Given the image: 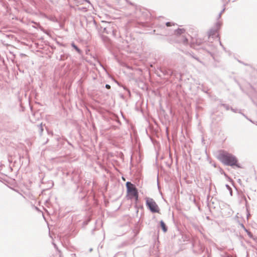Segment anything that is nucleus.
<instances>
[{
  "mask_svg": "<svg viewBox=\"0 0 257 257\" xmlns=\"http://www.w3.org/2000/svg\"><path fill=\"white\" fill-rule=\"evenodd\" d=\"M86 8H80L79 9L80 10H83V9H85Z\"/></svg>",
  "mask_w": 257,
  "mask_h": 257,
  "instance_id": "nucleus-45",
  "label": "nucleus"
},
{
  "mask_svg": "<svg viewBox=\"0 0 257 257\" xmlns=\"http://www.w3.org/2000/svg\"><path fill=\"white\" fill-rule=\"evenodd\" d=\"M222 25V23L220 22H217L215 23L214 29L217 30V32H218L219 30L220 29Z\"/></svg>",
  "mask_w": 257,
  "mask_h": 257,
  "instance_id": "nucleus-16",
  "label": "nucleus"
},
{
  "mask_svg": "<svg viewBox=\"0 0 257 257\" xmlns=\"http://www.w3.org/2000/svg\"><path fill=\"white\" fill-rule=\"evenodd\" d=\"M238 61L239 63H241V64H243V65H245V66L248 65L247 64H245V63H243V62H242V61H240V60H238Z\"/></svg>",
  "mask_w": 257,
  "mask_h": 257,
  "instance_id": "nucleus-32",
  "label": "nucleus"
},
{
  "mask_svg": "<svg viewBox=\"0 0 257 257\" xmlns=\"http://www.w3.org/2000/svg\"><path fill=\"white\" fill-rule=\"evenodd\" d=\"M186 55H188V56H191L192 58H193L195 59V60H197L198 61L200 62V60H199V58L198 57H197V56H195V55H194V53H192V52H187L186 53Z\"/></svg>",
  "mask_w": 257,
  "mask_h": 257,
  "instance_id": "nucleus-13",
  "label": "nucleus"
},
{
  "mask_svg": "<svg viewBox=\"0 0 257 257\" xmlns=\"http://www.w3.org/2000/svg\"><path fill=\"white\" fill-rule=\"evenodd\" d=\"M122 116L123 118H124V116H123V115L122 114Z\"/></svg>",
  "mask_w": 257,
  "mask_h": 257,
  "instance_id": "nucleus-53",
  "label": "nucleus"
},
{
  "mask_svg": "<svg viewBox=\"0 0 257 257\" xmlns=\"http://www.w3.org/2000/svg\"><path fill=\"white\" fill-rule=\"evenodd\" d=\"M117 253L115 254L113 257H116Z\"/></svg>",
  "mask_w": 257,
  "mask_h": 257,
  "instance_id": "nucleus-51",
  "label": "nucleus"
},
{
  "mask_svg": "<svg viewBox=\"0 0 257 257\" xmlns=\"http://www.w3.org/2000/svg\"><path fill=\"white\" fill-rule=\"evenodd\" d=\"M53 244L55 248H56L57 250H58V247H57V245H56V244L54 243V242H53Z\"/></svg>",
  "mask_w": 257,
  "mask_h": 257,
  "instance_id": "nucleus-30",
  "label": "nucleus"
},
{
  "mask_svg": "<svg viewBox=\"0 0 257 257\" xmlns=\"http://www.w3.org/2000/svg\"><path fill=\"white\" fill-rule=\"evenodd\" d=\"M113 80L120 87H122L124 90L127 91L128 92V93L129 94H131V91L129 89H128L125 86H123L121 85L119 82H118L117 80L113 79Z\"/></svg>",
  "mask_w": 257,
  "mask_h": 257,
  "instance_id": "nucleus-11",
  "label": "nucleus"
},
{
  "mask_svg": "<svg viewBox=\"0 0 257 257\" xmlns=\"http://www.w3.org/2000/svg\"><path fill=\"white\" fill-rule=\"evenodd\" d=\"M125 1H126V2L128 4H129L130 5H134V4H133L132 2H130L129 1H128V0H125Z\"/></svg>",
  "mask_w": 257,
  "mask_h": 257,
  "instance_id": "nucleus-31",
  "label": "nucleus"
},
{
  "mask_svg": "<svg viewBox=\"0 0 257 257\" xmlns=\"http://www.w3.org/2000/svg\"><path fill=\"white\" fill-rule=\"evenodd\" d=\"M156 74L157 75V76H158L159 77H162V75H161V74L159 73V72L157 71L156 72Z\"/></svg>",
  "mask_w": 257,
  "mask_h": 257,
  "instance_id": "nucleus-29",
  "label": "nucleus"
},
{
  "mask_svg": "<svg viewBox=\"0 0 257 257\" xmlns=\"http://www.w3.org/2000/svg\"><path fill=\"white\" fill-rule=\"evenodd\" d=\"M244 117L247 119H248V117L246 115L244 116Z\"/></svg>",
  "mask_w": 257,
  "mask_h": 257,
  "instance_id": "nucleus-42",
  "label": "nucleus"
},
{
  "mask_svg": "<svg viewBox=\"0 0 257 257\" xmlns=\"http://www.w3.org/2000/svg\"><path fill=\"white\" fill-rule=\"evenodd\" d=\"M201 43L200 42H198L197 40H196V41H194L193 40H192V42L190 43V47L191 48H193L194 49H195V45L199 46L200 45Z\"/></svg>",
  "mask_w": 257,
  "mask_h": 257,
  "instance_id": "nucleus-10",
  "label": "nucleus"
},
{
  "mask_svg": "<svg viewBox=\"0 0 257 257\" xmlns=\"http://www.w3.org/2000/svg\"><path fill=\"white\" fill-rule=\"evenodd\" d=\"M256 125H257V122H256Z\"/></svg>",
  "mask_w": 257,
  "mask_h": 257,
  "instance_id": "nucleus-55",
  "label": "nucleus"
},
{
  "mask_svg": "<svg viewBox=\"0 0 257 257\" xmlns=\"http://www.w3.org/2000/svg\"><path fill=\"white\" fill-rule=\"evenodd\" d=\"M63 52H64V51H63V50H62L61 51V52L63 53Z\"/></svg>",
  "mask_w": 257,
  "mask_h": 257,
  "instance_id": "nucleus-54",
  "label": "nucleus"
},
{
  "mask_svg": "<svg viewBox=\"0 0 257 257\" xmlns=\"http://www.w3.org/2000/svg\"><path fill=\"white\" fill-rule=\"evenodd\" d=\"M229 2H226L225 3H224L223 5V9L221 11V12H220V13L219 14L218 16V19H220V17H221V15L224 13V12L225 11V6Z\"/></svg>",
  "mask_w": 257,
  "mask_h": 257,
  "instance_id": "nucleus-14",
  "label": "nucleus"
},
{
  "mask_svg": "<svg viewBox=\"0 0 257 257\" xmlns=\"http://www.w3.org/2000/svg\"><path fill=\"white\" fill-rule=\"evenodd\" d=\"M244 117L247 119H248V117L246 115L244 116Z\"/></svg>",
  "mask_w": 257,
  "mask_h": 257,
  "instance_id": "nucleus-41",
  "label": "nucleus"
},
{
  "mask_svg": "<svg viewBox=\"0 0 257 257\" xmlns=\"http://www.w3.org/2000/svg\"><path fill=\"white\" fill-rule=\"evenodd\" d=\"M145 200L146 205L151 213H160V209L156 202L153 198L146 197Z\"/></svg>",
  "mask_w": 257,
  "mask_h": 257,
  "instance_id": "nucleus-3",
  "label": "nucleus"
},
{
  "mask_svg": "<svg viewBox=\"0 0 257 257\" xmlns=\"http://www.w3.org/2000/svg\"><path fill=\"white\" fill-rule=\"evenodd\" d=\"M220 45L223 48V49H225V47L223 46V45L222 44L221 41H219Z\"/></svg>",
  "mask_w": 257,
  "mask_h": 257,
  "instance_id": "nucleus-35",
  "label": "nucleus"
},
{
  "mask_svg": "<svg viewBox=\"0 0 257 257\" xmlns=\"http://www.w3.org/2000/svg\"><path fill=\"white\" fill-rule=\"evenodd\" d=\"M229 191L230 195L232 196V191H231V190H230V191Z\"/></svg>",
  "mask_w": 257,
  "mask_h": 257,
  "instance_id": "nucleus-39",
  "label": "nucleus"
},
{
  "mask_svg": "<svg viewBox=\"0 0 257 257\" xmlns=\"http://www.w3.org/2000/svg\"><path fill=\"white\" fill-rule=\"evenodd\" d=\"M159 70L162 74V76H166L167 78H170L173 74V71L171 69L165 67H160Z\"/></svg>",
  "mask_w": 257,
  "mask_h": 257,
  "instance_id": "nucleus-4",
  "label": "nucleus"
},
{
  "mask_svg": "<svg viewBox=\"0 0 257 257\" xmlns=\"http://www.w3.org/2000/svg\"><path fill=\"white\" fill-rule=\"evenodd\" d=\"M92 250V248H90V249H89V251H91Z\"/></svg>",
  "mask_w": 257,
  "mask_h": 257,
  "instance_id": "nucleus-47",
  "label": "nucleus"
},
{
  "mask_svg": "<svg viewBox=\"0 0 257 257\" xmlns=\"http://www.w3.org/2000/svg\"><path fill=\"white\" fill-rule=\"evenodd\" d=\"M206 219H207V220H210V217H209V216H207V217H206Z\"/></svg>",
  "mask_w": 257,
  "mask_h": 257,
  "instance_id": "nucleus-43",
  "label": "nucleus"
},
{
  "mask_svg": "<svg viewBox=\"0 0 257 257\" xmlns=\"http://www.w3.org/2000/svg\"><path fill=\"white\" fill-rule=\"evenodd\" d=\"M220 106H223L226 110H230L231 106L226 103H221L219 104Z\"/></svg>",
  "mask_w": 257,
  "mask_h": 257,
  "instance_id": "nucleus-15",
  "label": "nucleus"
},
{
  "mask_svg": "<svg viewBox=\"0 0 257 257\" xmlns=\"http://www.w3.org/2000/svg\"><path fill=\"white\" fill-rule=\"evenodd\" d=\"M71 47L75 49V50L80 55H82L83 54L82 51L79 49L78 46L75 44L74 42H72L71 43Z\"/></svg>",
  "mask_w": 257,
  "mask_h": 257,
  "instance_id": "nucleus-6",
  "label": "nucleus"
},
{
  "mask_svg": "<svg viewBox=\"0 0 257 257\" xmlns=\"http://www.w3.org/2000/svg\"><path fill=\"white\" fill-rule=\"evenodd\" d=\"M221 173L223 174L225 176V177L227 178L229 180H232V179L230 177H229L223 171H222V172H221Z\"/></svg>",
  "mask_w": 257,
  "mask_h": 257,
  "instance_id": "nucleus-25",
  "label": "nucleus"
},
{
  "mask_svg": "<svg viewBox=\"0 0 257 257\" xmlns=\"http://www.w3.org/2000/svg\"><path fill=\"white\" fill-rule=\"evenodd\" d=\"M185 30L183 28H178L174 30V33L176 35H181L185 33Z\"/></svg>",
  "mask_w": 257,
  "mask_h": 257,
  "instance_id": "nucleus-8",
  "label": "nucleus"
},
{
  "mask_svg": "<svg viewBox=\"0 0 257 257\" xmlns=\"http://www.w3.org/2000/svg\"><path fill=\"white\" fill-rule=\"evenodd\" d=\"M56 43H57V44L58 45H59L60 46H62V47H64L65 46L64 44H62V43H60V42H59L58 41H57Z\"/></svg>",
  "mask_w": 257,
  "mask_h": 257,
  "instance_id": "nucleus-27",
  "label": "nucleus"
},
{
  "mask_svg": "<svg viewBox=\"0 0 257 257\" xmlns=\"http://www.w3.org/2000/svg\"><path fill=\"white\" fill-rule=\"evenodd\" d=\"M224 0H222V1L223 2H224ZM229 1H230V0H228V2H229Z\"/></svg>",
  "mask_w": 257,
  "mask_h": 257,
  "instance_id": "nucleus-52",
  "label": "nucleus"
},
{
  "mask_svg": "<svg viewBox=\"0 0 257 257\" xmlns=\"http://www.w3.org/2000/svg\"><path fill=\"white\" fill-rule=\"evenodd\" d=\"M244 230L247 233V234L248 233V232H249V231L247 230L246 228H244Z\"/></svg>",
  "mask_w": 257,
  "mask_h": 257,
  "instance_id": "nucleus-36",
  "label": "nucleus"
},
{
  "mask_svg": "<svg viewBox=\"0 0 257 257\" xmlns=\"http://www.w3.org/2000/svg\"><path fill=\"white\" fill-rule=\"evenodd\" d=\"M76 3L79 5H83L85 2L88 3L91 5L89 0H74Z\"/></svg>",
  "mask_w": 257,
  "mask_h": 257,
  "instance_id": "nucleus-12",
  "label": "nucleus"
},
{
  "mask_svg": "<svg viewBox=\"0 0 257 257\" xmlns=\"http://www.w3.org/2000/svg\"><path fill=\"white\" fill-rule=\"evenodd\" d=\"M160 226L164 233L168 231V227L163 220L160 221Z\"/></svg>",
  "mask_w": 257,
  "mask_h": 257,
  "instance_id": "nucleus-7",
  "label": "nucleus"
},
{
  "mask_svg": "<svg viewBox=\"0 0 257 257\" xmlns=\"http://www.w3.org/2000/svg\"><path fill=\"white\" fill-rule=\"evenodd\" d=\"M223 257H230V256L229 255L227 254V255H225V256H224Z\"/></svg>",
  "mask_w": 257,
  "mask_h": 257,
  "instance_id": "nucleus-44",
  "label": "nucleus"
},
{
  "mask_svg": "<svg viewBox=\"0 0 257 257\" xmlns=\"http://www.w3.org/2000/svg\"><path fill=\"white\" fill-rule=\"evenodd\" d=\"M208 36L209 37H213L215 36L216 37L219 38V34H218L217 30H215L214 29H211L208 32Z\"/></svg>",
  "mask_w": 257,
  "mask_h": 257,
  "instance_id": "nucleus-5",
  "label": "nucleus"
},
{
  "mask_svg": "<svg viewBox=\"0 0 257 257\" xmlns=\"http://www.w3.org/2000/svg\"><path fill=\"white\" fill-rule=\"evenodd\" d=\"M239 109H237V108H233V107H231V109H230V110H231L232 112H234V113H238V112H239V111H238V110H239Z\"/></svg>",
  "mask_w": 257,
  "mask_h": 257,
  "instance_id": "nucleus-22",
  "label": "nucleus"
},
{
  "mask_svg": "<svg viewBox=\"0 0 257 257\" xmlns=\"http://www.w3.org/2000/svg\"><path fill=\"white\" fill-rule=\"evenodd\" d=\"M245 115V114L244 113L242 114V116H243L244 117Z\"/></svg>",
  "mask_w": 257,
  "mask_h": 257,
  "instance_id": "nucleus-49",
  "label": "nucleus"
},
{
  "mask_svg": "<svg viewBox=\"0 0 257 257\" xmlns=\"http://www.w3.org/2000/svg\"><path fill=\"white\" fill-rule=\"evenodd\" d=\"M125 186L128 198L132 199L135 198L136 200H138L139 197V192L136 186L131 182L127 181L125 183Z\"/></svg>",
  "mask_w": 257,
  "mask_h": 257,
  "instance_id": "nucleus-2",
  "label": "nucleus"
},
{
  "mask_svg": "<svg viewBox=\"0 0 257 257\" xmlns=\"http://www.w3.org/2000/svg\"><path fill=\"white\" fill-rule=\"evenodd\" d=\"M225 187L226 188H227V189L228 190V191H232V188L228 184H226L225 185Z\"/></svg>",
  "mask_w": 257,
  "mask_h": 257,
  "instance_id": "nucleus-26",
  "label": "nucleus"
},
{
  "mask_svg": "<svg viewBox=\"0 0 257 257\" xmlns=\"http://www.w3.org/2000/svg\"><path fill=\"white\" fill-rule=\"evenodd\" d=\"M247 235L250 238H252L254 240H256L257 239V237H254L253 234L250 231L248 232Z\"/></svg>",
  "mask_w": 257,
  "mask_h": 257,
  "instance_id": "nucleus-19",
  "label": "nucleus"
},
{
  "mask_svg": "<svg viewBox=\"0 0 257 257\" xmlns=\"http://www.w3.org/2000/svg\"><path fill=\"white\" fill-rule=\"evenodd\" d=\"M244 201H245V205L246 211L248 212L249 205L248 204V202L247 200Z\"/></svg>",
  "mask_w": 257,
  "mask_h": 257,
  "instance_id": "nucleus-23",
  "label": "nucleus"
},
{
  "mask_svg": "<svg viewBox=\"0 0 257 257\" xmlns=\"http://www.w3.org/2000/svg\"><path fill=\"white\" fill-rule=\"evenodd\" d=\"M218 159L226 166H231L232 168H242V166L238 163L237 158L229 153L223 152L219 154Z\"/></svg>",
  "mask_w": 257,
  "mask_h": 257,
  "instance_id": "nucleus-1",
  "label": "nucleus"
},
{
  "mask_svg": "<svg viewBox=\"0 0 257 257\" xmlns=\"http://www.w3.org/2000/svg\"><path fill=\"white\" fill-rule=\"evenodd\" d=\"M121 97L123 98V95L122 94L121 95Z\"/></svg>",
  "mask_w": 257,
  "mask_h": 257,
  "instance_id": "nucleus-48",
  "label": "nucleus"
},
{
  "mask_svg": "<svg viewBox=\"0 0 257 257\" xmlns=\"http://www.w3.org/2000/svg\"><path fill=\"white\" fill-rule=\"evenodd\" d=\"M51 184H52V186L51 187H52L53 186V182H51Z\"/></svg>",
  "mask_w": 257,
  "mask_h": 257,
  "instance_id": "nucleus-50",
  "label": "nucleus"
},
{
  "mask_svg": "<svg viewBox=\"0 0 257 257\" xmlns=\"http://www.w3.org/2000/svg\"><path fill=\"white\" fill-rule=\"evenodd\" d=\"M241 225L242 227L243 228V229H244V228H245L243 224H241Z\"/></svg>",
  "mask_w": 257,
  "mask_h": 257,
  "instance_id": "nucleus-40",
  "label": "nucleus"
},
{
  "mask_svg": "<svg viewBox=\"0 0 257 257\" xmlns=\"http://www.w3.org/2000/svg\"><path fill=\"white\" fill-rule=\"evenodd\" d=\"M91 219L90 218H87L86 219H85L83 222V224L84 225H86L88 224V223L90 222Z\"/></svg>",
  "mask_w": 257,
  "mask_h": 257,
  "instance_id": "nucleus-21",
  "label": "nucleus"
},
{
  "mask_svg": "<svg viewBox=\"0 0 257 257\" xmlns=\"http://www.w3.org/2000/svg\"><path fill=\"white\" fill-rule=\"evenodd\" d=\"M239 112H238V113H240V114H241L242 115V114L243 113V112H242V110L241 109H239Z\"/></svg>",
  "mask_w": 257,
  "mask_h": 257,
  "instance_id": "nucleus-34",
  "label": "nucleus"
},
{
  "mask_svg": "<svg viewBox=\"0 0 257 257\" xmlns=\"http://www.w3.org/2000/svg\"><path fill=\"white\" fill-rule=\"evenodd\" d=\"M38 127L39 128V134L40 136H41L42 135L43 132L44 131L42 123H41L40 125H38Z\"/></svg>",
  "mask_w": 257,
  "mask_h": 257,
  "instance_id": "nucleus-17",
  "label": "nucleus"
},
{
  "mask_svg": "<svg viewBox=\"0 0 257 257\" xmlns=\"http://www.w3.org/2000/svg\"><path fill=\"white\" fill-rule=\"evenodd\" d=\"M247 120H249L250 122L254 123V121H253L250 118H248Z\"/></svg>",
  "mask_w": 257,
  "mask_h": 257,
  "instance_id": "nucleus-37",
  "label": "nucleus"
},
{
  "mask_svg": "<svg viewBox=\"0 0 257 257\" xmlns=\"http://www.w3.org/2000/svg\"><path fill=\"white\" fill-rule=\"evenodd\" d=\"M70 55L69 54H63L60 55V58L57 59L61 61H64L68 59V57H69Z\"/></svg>",
  "mask_w": 257,
  "mask_h": 257,
  "instance_id": "nucleus-9",
  "label": "nucleus"
},
{
  "mask_svg": "<svg viewBox=\"0 0 257 257\" xmlns=\"http://www.w3.org/2000/svg\"><path fill=\"white\" fill-rule=\"evenodd\" d=\"M105 87L106 89H110L111 86H110V85H109V84H105Z\"/></svg>",
  "mask_w": 257,
  "mask_h": 257,
  "instance_id": "nucleus-28",
  "label": "nucleus"
},
{
  "mask_svg": "<svg viewBox=\"0 0 257 257\" xmlns=\"http://www.w3.org/2000/svg\"><path fill=\"white\" fill-rule=\"evenodd\" d=\"M247 212V218L248 219L249 216H250V214L249 213V211L248 212Z\"/></svg>",
  "mask_w": 257,
  "mask_h": 257,
  "instance_id": "nucleus-38",
  "label": "nucleus"
},
{
  "mask_svg": "<svg viewBox=\"0 0 257 257\" xmlns=\"http://www.w3.org/2000/svg\"><path fill=\"white\" fill-rule=\"evenodd\" d=\"M68 143L69 145L72 146V144L70 143H69V142H68Z\"/></svg>",
  "mask_w": 257,
  "mask_h": 257,
  "instance_id": "nucleus-46",
  "label": "nucleus"
},
{
  "mask_svg": "<svg viewBox=\"0 0 257 257\" xmlns=\"http://www.w3.org/2000/svg\"><path fill=\"white\" fill-rule=\"evenodd\" d=\"M175 25V23H172V22H166L165 23V25L167 27H171L172 26H174Z\"/></svg>",
  "mask_w": 257,
  "mask_h": 257,
  "instance_id": "nucleus-20",
  "label": "nucleus"
},
{
  "mask_svg": "<svg viewBox=\"0 0 257 257\" xmlns=\"http://www.w3.org/2000/svg\"><path fill=\"white\" fill-rule=\"evenodd\" d=\"M239 112H238V113H240V114H241L242 115V114L243 113V112H242V110L241 109H239Z\"/></svg>",
  "mask_w": 257,
  "mask_h": 257,
  "instance_id": "nucleus-33",
  "label": "nucleus"
},
{
  "mask_svg": "<svg viewBox=\"0 0 257 257\" xmlns=\"http://www.w3.org/2000/svg\"><path fill=\"white\" fill-rule=\"evenodd\" d=\"M240 197H241V200H240V201H241L242 200H244V201H246L247 200L245 196L244 195L242 194L240 196Z\"/></svg>",
  "mask_w": 257,
  "mask_h": 257,
  "instance_id": "nucleus-24",
  "label": "nucleus"
},
{
  "mask_svg": "<svg viewBox=\"0 0 257 257\" xmlns=\"http://www.w3.org/2000/svg\"><path fill=\"white\" fill-rule=\"evenodd\" d=\"M182 42H183V43L185 45H186L188 43V39L187 37H185V36H183L182 37Z\"/></svg>",
  "mask_w": 257,
  "mask_h": 257,
  "instance_id": "nucleus-18",
  "label": "nucleus"
}]
</instances>
